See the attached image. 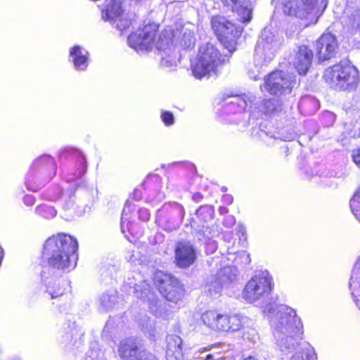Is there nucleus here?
<instances>
[{
    "label": "nucleus",
    "instance_id": "1",
    "mask_svg": "<svg viewBox=\"0 0 360 360\" xmlns=\"http://www.w3.org/2000/svg\"><path fill=\"white\" fill-rule=\"evenodd\" d=\"M264 313L271 314V325L277 346L283 355H288L295 349L302 340V324L296 311L285 305L271 304L267 305Z\"/></svg>",
    "mask_w": 360,
    "mask_h": 360
},
{
    "label": "nucleus",
    "instance_id": "2",
    "mask_svg": "<svg viewBox=\"0 0 360 360\" xmlns=\"http://www.w3.org/2000/svg\"><path fill=\"white\" fill-rule=\"evenodd\" d=\"M78 244L70 235L60 233L48 238L44 255L49 265L60 269H72L77 264Z\"/></svg>",
    "mask_w": 360,
    "mask_h": 360
},
{
    "label": "nucleus",
    "instance_id": "3",
    "mask_svg": "<svg viewBox=\"0 0 360 360\" xmlns=\"http://www.w3.org/2000/svg\"><path fill=\"white\" fill-rule=\"evenodd\" d=\"M226 56L221 57L219 50L212 44L200 47L195 61L192 63L193 75L197 79L216 75L217 68L225 63Z\"/></svg>",
    "mask_w": 360,
    "mask_h": 360
},
{
    "label": "nucleus",
    "instance_id": "4",
    "mask_svg": "<svg viewBox=\"0 0 360 360\" xmlns=\"http://www.w3.org/2000/svg\"><path fill=\"white\" fill-rule=\"evenodd\" d=\"M285 15L316 22L327 6L326 0H278Z\"/></svg>",
    "mask_w": 360,
    "mask_h": 360
},
{
    "label": "nucleus",
    "instance_id": "5",
    "mask_svg": "<svg viewBox=\"0 0 360 360\" xmlns=\"http://www.w3.org/2000/svg\"><path fill=\"white\" fill-rule=\"evenodd\" d=\"M281 44L280 37L274 34L269 29L265 28L262 32L255 48V62L258 67L255 71H249V76L251 79L257 80L259 78V68L273 60L275 52Z\"/></svg>",
    "mask_w": 360,
    "mask_h": 360
},
{
    "label": "nucleus",
    "instance_id": "6",
    "mask_svg": "<svg viewBox=\"0 0 360 360\" xmlns=\"http://www.w3.org/2000/svg\"><path fill=\"white\" fill-rule=\"evenodd\" d=\"M326 82L338 90H352L357 87L359 77L357 69L348 64L340 63L326 70Z\"/></svg>",
    "mask_w": 360,
    "mask_h": 360
},
{
    "label": "nucleus",
    "instance_id": "7",
    "mask_svg": "<svg viewBox=\"0 0 360 360\" xmlns=\"http://www.w3.org/2000/svg\"><path fill=\"white\" fill-rule=\"evenodd\" d=\"M158 27L155 25H147L142 29H139L128 37V43L130 47L137 52L150 50L154 45L160 51H165L170 44V37H166V33H162L157 42L155 39Z\"/></svg>",
    "mask_w": 360,
    "mask_h": 360
},
{
    "label": "nucleus",
    "instance_id": "8",
    "mask_svg": "<svg viewBox=\"0 0 360 360\" xmlns=\"http://www.w3.org/2000/svg\"><path fill=\"white\" fill-rule=\"evenodd\" d=\"M272 277L267 271L257 272L247 283L243 291V298L253 303L270 294L272 288Z\"/></svg>",
    "mask_w": 360,
    "mask_h": 360
},
{
    "label": "nucleus",
    "instance_id": "9",
    "mask_svg": "<svg viewBox=\"0 0 360 360\" xmlns=\"http://www.w3.org/2000/svg\"><path fill=\"white\" fill-rule=\"evenodd\" d=\"M201 319L204 324L214 331L234 332L243 326L241 317L238 314H220L217 311H207Z\"/></svg>",
    "mask_w": 360,
    "mask_h": 360
},
{
    "label": "nucleus",
    "instance_id": "10",
    "mask_svg": "<svg viewBox=\"0 0 360 360\" xmlns=\"http://www.w3.org/2000/svg\"><path fill=\"white\" fill-rule=\"evenodd\" d=\"M211 25L219 40L226 44L229 53H233L236 50V39L241 34L243 29L220 15L212 17Z\"/></svg>",
    "mask_w": 360,
    "mask_h": 360
},
{
    "label": "nucleus",
    "instance_id": "11",
    "mask_svg": "<svg viewBox=\"0 0 360 360\" xmlns=\"http://www.w3.org/2000/svg\"><path fill=\"white\" fill-rule=\"evenodd\" d=\"M154 279L160 292L165 299L175 303L181 300L184 289L177 278L159 271L155 274Z\"/></svg>",
    "mask_w": 360,
    "mask_h": 360
},
{
    "label": "nucleus",
    "instance_id": "12",
    "mask_svg": "<svg viewBox=\"0 0 360 360\" xmlns=\"http://www.w3.org/2000/svg\"><path fill=\"white\" fill-rule=\"evenodd\" d=\"M292 77L283 71H274L265 79L264 89L272 95L281 96L291 92Z\"/></svg>",
    "mask_w": 360,
    "mask_h": 360
},
{
    "label": "nucleus",
    "instance_id": "13",
    "mask_svg": "<svg viewBox=\"0 0 360 360\" xmlns=\"http://www.w3.org/2000/svg\"><path fill=\"white\" fill-rule=\"evenodd\" d=\"M119 354L124 360H158L151 353L139 349L132 339L121 342Z\"/></svg>",
    "mask_w": 360,
    "mask_h": 360
},
{
    "label": "nucleus",
    "instance_id": "14",
    "mask_svg": "<svg viewBox=\"0 0 360 360\" xmlns=\"http://www.w3.org/2000/svg\"><path fill=\"white\" fill-rule=\"evenodd\" d=\"M196 258V250L190 242L181 241L176 244L174 259L178 267L186 269L195 262Z\"/></svg>",
    "mask_w": 360,
    "mask_h": 360
},
{
    "label": "nucleus",
    "instance_id": "15",
    "mask_svg": "<svg viewBox=\"0 0 360 360\" xmlns=\"http://www.w3.org/2000/svg\"><path fill=\"white\" fill-rule=\"evenodd\" d=\"M338 49L336 37L330 33L323 34L316 42L317 56L320 60L334 57Z\"/></svg>",
    "mask_w": 360,
    "mask_h": 360
},
{
    "label": "nucleus",
    "instance_id": "16",
    "mask_svg": "<svg viewBox=\"0 0 360 360\" xmlns=\"http://www.w3.org/2000/svg\"><path fill=\"white\" fill-rule=\"evenodd\" d=\"M134 292L136 297L143 300L147 299L148 307L152 314L156 316H164L165 310L162 307L161 302L150 292L149 285L143 282L141 285L135 287Z\"/></svg>",
    "mask_w": 360,
    "mask_h": 360
},
{
    "label": "nucleus",
    "instance_id": "17",
    "mask_svg": "<svg viewBox=\"0 0 360 360\" xmlns=\"http://www.w3.org/2000/svg\"><path fill=\"white\" fill-rule=\"evenodd\" d=\"M237 270L234 267L225 266L220 269L210 284L209 291L211 294L218 293L224 286H226L236 278Z\"/></svg>",
    "mask_w": 360,
    "mask_h": 360
},
{
    "label": "nucleus",
    "instance_id": "18",
    "mask_svg": "<svg viewBox=\"0 0 360 360\" xmlns=\"http://www.w3.org/2000/svg\"><path fill=\"white\" fill-rule=\"evenodd\" d=\"M221 2L236 13L240 22L248 23L252 20V8L246 0H221Z\"/></svg>",
    "mask_w": 360,
    "mask_h": 360
},
{
    "label": "nucleus",
    "instance_id": "19",
    "mask_svg": "<svg viewBox=\"0 0 360 360\" xmlns=\"http://www.w3.org/2000/svg\"><path fill=\"white\" fill-rule=\"evenodd\" d=\"M313 52L306 46H300L293 58V65L300 75H304L309 70L313 60Z\"/></svg>",
    "mask_w": 360,
    "mask_h": 360
},
{
    "label": "nucleus",
    "instance_id": "20",
    "mask_svg": "<svg viewBox=\"0 0 360 360\" xmlns=\"http://www.w3.org/2000/svg\"><path fill=\"white\" fill-rule=\"evenodd\" d=\"M182 340L176 335L167 338L166 360H183Z\"/></svg>",
    "mask_w": 360,
    "mask_h": 360
},
{
    "label": "nucleus",
    "instance_id": "21",
    "mask_svg": "<svg viewBox=\"0 0 360 360\" xmlns=\"http://www.w3.org/2000/svg\"><path fill=\"white\" fill-rule=\"evenodd\" d=\"M229 101L226 103V110L229 112L237 113L243 112L251 103L255 97L252 95H236L229 98Z\"/></svg>",
    "mask_w": 360,
    "mask_h": 360
},
{
    "label": "nucleus",
    "instance_id": "22",
    "mask_svg": "<svg viewBox=\"0 0 360 360\" xmlns=\"http://www.w3.org/2000/svg\"><path fill=\"white\" fill-rule=\"evenodd\" d=\"M292 352L290 360H316L314 349L307 343H300L299 341L295 349Z\"/></svg>",
    "mask_w": 360,
    "mask_h": 360
},
{
    "label": "nucleus",
    "instance_id": "23",
    "mask_svg": "<svg viewBox=\"0 0 360 360\" xmlns=\"http://www.w3.org/2000/svg\"><path fill=\"white\" fill-rule=\"evenodd\" d=\"M70 56L77 70H86L88 65V52L85 49L75 46L70 49Z\"/></svg>",
    "mask_w": 360,
    "mask_h": 360
},
{
    "label": "nucleus",
    "instance_id": "24",
    "mask_svg": "<svg viewBox=\"0 0 360 360\" xmlns=\"http://www.w3.org/2000/svg\"><path fill=\"white\" fill-rule=\"evenodd\" d=\"M103 18L105 20L117 21L122 14L120 0H109L106 1L105 9L103 10Z\"/></svg>",
    "mask_w": 360,
    "mask_h": 360
},
{
    "label": "nucleus",
    "instance_id": "25",
    "mask_svg": "<svg viewBox=\"0 0 360 360\" xmlns=\"http://www.w3.org/2000/svg\"><path fill=\"white\" fill-rule=\"evenodd\" d=\"M282 102L277 98L264 100L262 103L260 110L265 114H272L282 110Z\"/></svg>",
    "mask_w": 360,
    "mask_h": 360
},
{
    "label": "nucleus",
    "instance_id": "26",
    "mask_svg": "<svg viewBox=\"0 0 360 360\" xmlns=\"http://www.w3.org/2000/svg\"><path fill=\"white\" fill-rule=\"evenodd\" d=\"M65 281L60 279L51 280L49 282L47 286V292L51 296V298H56L62 295L63 293V286Z\"/></svg>",
    "mask_w": 360,
    "mask_h": 360
},
{
    "label": "nucleus",
    "instance_id": "27",
    "mask_svg": "<svg viewBox=\"0 0 360 360\" xmlns=\"http://www.w3.org/2000/svg\"><path fill=\"white\" fill-rule=\"evenodd\" d=\"M117 292L112 291L110 293H104L100 297V304L103 310L111 309L117 302Z\"/></svg>",
    "mask_w": 360,
    "mask_h": 360
},
{
    "label": "nucleus",
    "instance_id": "28",
    "mask_svg": "<svg viewBox=\"0 0 360 360\" xmlns=\"http://www.w3.org/2000/svg\"><path fill=\"white\" fill-rule=\"evenodd\" d=\"M347 26L351 34H360V10L356 11L349 17Z\"/></svg>",
    "mask_w": 360,
    "mask_h": 360
},
{
    "label": "nucleus",
    "instance_id": "29",
    "mask_svg": "<svg viewBox=\"0 0 360 360\" xmlns=\"http://www.w3.org/2000/svg\"><path fill=\"white\" fill-rule=\"evenodd\" d=\"M214 209L209 205L201 206L197 211V217L202 221L207 222L212 219L214 217Z\"/></svg>",
    "mask_w": 360,
    "mask_h": 360
},
{
    "label": "nucleus",
    "instance_id": "30",
    "mask_svg": "<svg viewBox=\"0 0 360 360\" xmlns=\"http://www.w3.org/2000/svg\"><path fill=\"white\" fill-rule=\"evenodd\" d=\"M195 37L193 32L188 28H184L181 44L185 48H190L194 45Z\"/></svg>",
    "mask_w": 360,
    "mask_h": 360
},
{
    "label": "nucleus",
    "instance_id": "31",
    "mask_svg": "<svg viewBox=\"0 0 360 360\" xmlns=\"http://www.w3.org/2000/svg\"><path fill=\"white\" fill-rule=\"evenodd\" d=\"M38 214L46 219L53 218L56 215V210L51 206L42 205L36 208Z\"/></svg>",
    "mask_w": 360,
    "mask_h": 360
},
{
    "label": "nucleus",
    "instance_id": "32",
    "mask_svg": "<svg viewBox=\"0 0 360 360\" xmlns=\"http://www.w3.org/2000/svg\"><path fill=\"white\" fill-rule=\"evenodd\" d=\"M355 283H360V257L358 261L356 262L353 271L352 272L349 286L351 287L352 284Z\"/></svg>",
    "mask_w": 360,
    "mask_h": 360
},
{
    "label": "nucleus",
    "instance_id": "33",
    "mask_svg": "<svg viewBox=\"0 0 360 360\" xmlns=\"http://www.w3.org/2000/svg\"><path fill=\"white\" fill-rule=\"evenodd\" d=\"M161 118L167 126L172 125L174 123V116L172 112L164 111L162 112Z\"/></svg>",
    "mask_w": 360,
    "mask_h": 360
},
{
    "label": "nucleus",
    "instance_id": "34",
    "mask_svg": "<svg viewBox=\"0 0 360 360\" xmlns=\"http://www.w3.org/2000/svg\"><path fill=\"white\" fill-rule=\"evenodd\" d=\"M175 208L178 212L179 216H178V220L175 223V224L173 225L172 229H176L179 226V224L181 222V221L184 217V214H185L184 210L181 205L175 204Z\"/></svg>",
    "mask_w": 360,
    "mask_h": 360
},
{
    "label": "nucleus",
    "instance_id": "35",
    "mask_svg": "<svg viewBox=\"0 0 360 360\" xmlns=\"http://www.w3.org/2000/svg\"><path fill=\"white\" fill-rule=\"evenodd\" d=\"M360 200V187L354 195L352 199L350 201V206L352 211H354V208L358 207V203Z\"/></svg>",
    "mask_w": 360,
    "mask_h": 360
},
{
    "label": "nucleus",
    "instance_id": "36",
    "mask_svg": "<svg viewBox=\"0 0 360 360\" xmlns=\"http://www.w3.org/2000/svg\"><path fill=\"white\" fill-rule=\"evenodd\" d=\"M236 224V219L233 215L225 217L223 220V224L226 228H231Z\"/></svg>",
    "mask_w": 360,
    "mask_h": 360
},
{
    "label": "nucleus",
    "instance_id": "37",
    "mask_svg": "<svg viewBox=\"0 0 360 360\" xmlns=\"http://www.w3.org/2000/svg\"><path fill=\"white\" fill-rule=\"evenodd\" d=\"M202 230L199 232V240H202V238L200 237L201 234L202 233L205 238H207L208 240H211L212 238L214 237V234H212L211 231H210L208 227L202 226Z\"/></svg>",
    "mask_w": 360,
    "mask_h": 360
},
{
    "label": "nucleus",
    "instance_id": "38",
    "mask_svg": "<svg viewBox=\"0 0 360 360\" xmlns=\"http://www.w3.org/2000/svg\"><path fill=\"white\" fill-rule=\"evenodd\" d=\"M129 22L127 20H119V21L116 23V27L120 31L125 30L127 27L129 26Z\"/></svg>",
    "mask_w": 360,
    "mask_h": 360
},
{
    "label": "nucleus",
    "instance_id": "39",
    "mask_svg": "<svg viewBox=\"0 0 360 360\" xmlns=\"http://www.w3.org/2000/svg\"><path fill=\"white\" fill-rule=\"evenodd\" d=\"M352 159L354 162L360 167V148L353 151Z\"/></svg>",
    "mask_w": 360,
    "mask_h": 360
},
{
    "label": "nucleus",
    "instance_id": "40",
    "mask_svg": "<svg viewBox=\"0 0 360 360\" xmlns=\"http://www.w3.org/2000/svg\"><path fill=\"white\" fill-rule=\"evenodd\" d=\"M139 218L143 221H148L150 219V213L148 210L141 209L139 213Z\"/></svg>",
    "mask_w": 360,
    "mask_h": 360
},
{
    "label": "nucleus",
    "instance_id": "41",
    "mask_svg": "<svg viewBox=\"0 0 360 360\" xmlns=\"http://www.w3.org/2000/svg\"><path fill=\"white\" fill-rule=\"evenodd\" d=\"M24 202L27 205H32L34 202V199L31 195H27L24 198Z\"/></svg>",
    "mask_w": 360,
    "mask_h": 360
},
{
    "label": "nucleus",
    "instance_id": "42",
    "mask_svg": "<svg viewBox=\"0 0 360 360\" xmlns=\"http://www.w3.org/2000/svg\"><path fill=\"white\" fill-rule=\"evenodd\" d=\"M222 200L224 202L231 204L233 202V197L230 195H224Z\"/></svg>",
    "mask_w": 360,
    "mask_h": 360
},
{
    "label": "nucleus",
    "instance_id": "43",
    "mask_svg": "<svg viewBox=\"0 0 360 360\" xmlns=\"http://www.w3.org/2000/svg\"><path fill=\"white\" fill-rule=\"evenodd\" d=\"M237 231L244 236L245 233V229L243 225L238 224L236 227Z\"/></svg>",
    "mask_w": 360,
    "mask_h": 360
},
{
    "label": "nucleus",
    "instance_id": "44",
    "mask_svg": "<svg viewBox=\"0 0 360 360\" xmlns=\"http://www.w3.org/2000/svg\"><path fill=\"white\" fill-rule=\"evenodd\" d=\"M81 161H82L81 164L83 165V169L79 170L77 176H82L84 174L85 170H86V165H85V162H84V160H82Z\"/></svg>",
    "mask_w": 360,
    "mask_h": 360
},
{
    "label": "nucleus",
    "instance_id": "45",
    "mask_svg": "<svg viewBox=\"0 0 360 360\" xmlns=\"http://www.w3.org/2000/svg\"><path fill=\"white\" fill-rule=\"evenodd\" d=\"M243 256L245 257V262L246 264H250V255L246 252H243Z\"/></svg>",
    "mask_w": 360,
    "mask_h": 360
},
{
    "label": "nucleus",
    "instance_id": "46",
    "mask_svg": "<svg viewBox=\"0 0 360 360\" xmlns=\"http://www.w3.org/2000/svg\"><path fill=\"white\" fill-rule=\"evenodd\" d=\"M356 219L360 221V211L357 210V207L354 208V211H352Z\"/></svg>",
    "mask_w": 360,
    "mask_h": 360
},
{
    "label": "nucleus",
    "instance_id": "47",
    "mask_svg": "<svg viewBox=\"0 0 360 360\" xmlns=\"http://www.w3.org/2000/svg\"><path fill=\"white\" fill-rule=\"evenodd\" d=\"M44 158H46L49 163H51L53 166H54V161H53V160L51 157L45 156L44 158H41L40 159V160H42Z\"/></svg>",
    "mask_w": 360,
    "mask_h": 360
},
{
    "label": "nucleus",
    "instance_id": "48",
    "mask_svg": "<svg viewBox=\"0 0 360 360\" xmlns=\"http://www.w3.org/2000/svg\"><path fill=\"white\" fill-rule=\"evenodd\" d=\"M219 212L220 214H224L228 212V210L225 207H220L219 209Z\"/></svg>",
    "mask_w": 360,
    "mask_h": 360
},
{
    "label": "nucleus",
    "instance_id": "49",
    "mask_svg": "<svg viewBox=\"0 0 360 360\" xmlns=\"http://www.w3.org/2000/svg\"><path fill=\"white\" fill-rule=\"evenodd\" d=\"M326 117H328L330 120H331L333 122L334 121V115L330 112H328L325 114Z\"/></svg>",
    "mask_w": 360,
    "mask_h": 360
},
{
    "label": "nucleus",
    "instance_id": "50",
    "mask_svg": "<svg viewBox=\"0 0 360 360\" xmlns=\"http://www.w3.org/2000/svg\"><path fill=\"white\" fill-rule=\"evenodd\" d=\"M125 216H126L125 210H124L122 215V218H121V226L123 225L124 220H127V217Z\"/></svg>",
    "mask_w": 360,
    "mask_h": 360
},
{
    "label": "nucleus",
    "instance_id": "51",
    "mask_svg": "<svg viewBox=\"0 0 360 360\" xmlns=\"http://www.w3.org/2000/svg\"><path fill=\"white\" fill-rule=\"evenodd\" d=\"M208 245H210L213 250L217 249V245L214 241L210 240Z\"/></svg>",
    "mask_w": 360,
    "mask_h": 360
},
{
    "label": "nucleus",
    "instance_id": "52",
    "mask_svg": "<svg viewBox=\"0 0 360 360\" xmlns=\"http://www.w3.org/2000/svg\"><path fill=\"white\" fill-rule=\"evenodd\" d=\"M140 193H141V191H139V190H135L134 191V195L136 196V198H137L138 199H140L141 198V196H140Z\"/></svg>",
    "mask_w": 360,
    "mask_h": 360
},
{
    "label": "nucleus",
    "instance_id": "53",
    "mask_svg": "<svg viewBox=\"0 0 360 360\" xmlns=\"http://www.w3.org/2000/svg\"><path fill=\"white\" fill-rule=\"evenodd\" d=\"M162 64H164V65H167L168 63H169V62H170L169 60H166V59L164 58L163 54H162Z\"/></svg>",
    "mask_w": 360,
    "mask_h": 360
},
{
    "label": "nucleus",
    "instance_id": "54",
    "mask_svg": "<svg viewBox=\"0 0 360 360\" xmlns=\"http://www.w3.org/2000/svg\"><path fill=\"white\" fill-rule=\"evenodd\" d=\"M243 360H258V359L255 356H248L247 358L243 359Z\"/></svg>",
    "mask_w": 360,
    "mask_h": 360
},
{
    "label": "nucleus",
    "instance_id": "55",
    "mask_svg": "<svg viewBox=\"0 0 360 360\" xmlns=\"http://www.w3.org/2000/svg\"><path fill=\"white\" fill-rule=\"evenodd\" d=\"M193 198H201V195H200L199 193H197V194H195V195L193 196Z\"/></svg>",
    "mask_w": 360,
    "mask_h": 360
},
{
    "label": "nucleus",
    "instance_id": "56",
    "mask_svg": "<svg viewBox=\"0 0 360 360\" xmlns=\"http://www.w3.org/2000/svg\"><path fill=\"white\" fill-rule=\"evenodd\" d=\"M356 305L359 307V308L360 309V301L359 300H356Z\"/></svg>",
    "mask_w": 360,
    "mask_h": 360
}]
</instances>
